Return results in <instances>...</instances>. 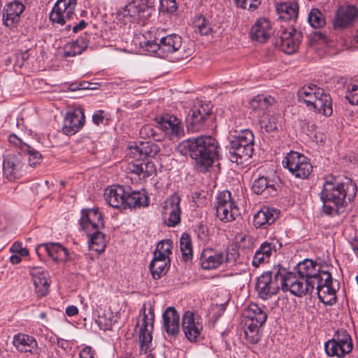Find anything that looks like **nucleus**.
I'll return each instance as SVG.
<instances>
[{"label":"nucleus","mask_w":358,"mask_h":358,"mask_svg":"<svg viewBox=\"0 0 358 358\" xmlns=\"http://www.w3.org/2000/svg\"><path fill=\"white\" fill-rule=\"evenodd\" d=\"M104 111L102 110H96L92 115V122L96 125L102 124L105 120Z\"/></svg>","instance_id":"nucleus-57"},{"label":"nucleus","mask_w":358,"mask_h":358,"mask_svg":"<svg viewBox=\"0 0 358 358\" xmlns=\"http://www.w3.org/2000/svg\"><path fill=\"white\" fill-rule=\"evenodd\" d=\"M95 352L90 346H85L79 352L78 358H95Z\"/></svg>","instance_id":"nucleus-55"},{"label":"nucleus","mask_w":358,"mask_h":358,"mask_svg":"<svg viewBox=\"0 0 358 358\" xmlns=\"http://www.w3.org/2000/svg\"><path fill=\"white\" fill-rule=\"evenodd\" d=\"M215 208L217 217L223 222H232L241 215L238 207L228 190L220 192L217 195Z\"/></svg>","instance_id":"nucleus-13"},{"label":"nucleus","mask_w":358,"mask_h":358,"mask_svg":"<svg viewBox=\"0 0 358 358\" xmlns=\"http://www.w3.org/2000/svg\"><path fill=\"white\" fill-rule=\"evenodd\" d=\"M154 308L151 303H143L139 312L137 322L141 352L147 354L152 349V332L154 326Z\"/></svg>","instance_id":"nucleus-7"},{"label":"nucleus","mask_w":358,"mask_h":358,"mask_svg":"<svg viewBox=\"0 0 358 358\" xmlns=\"http://www.w3.org/2000/svg\"><path fill=\"white\" fill-rule=\"evenodd\" d=\"M352 348L351 336L344 330H338L332 339L324 343V350L330 357H343L350 353Z\"/></svg>","instance_id":"nucleus-14"},{"label":"nucleus","mask_w":358,"mask_h":358,"mask_svg":"<svg viewBox=\"0 0 358 358\" xmlns=\"http://www.w3.org/2000/svg\"><path fill=\"white\" fill-rule=\"evenodd\" d=\"M172 241L169 239L162 240L158 243L154 255L157 257L169 259L171 254Z\"/></svg>","instance_id":"nucleus-48"},{"label":"nucleus","mask_w":358,"mask_h":358,"mask_svg":"<svg viewBox=\"0 0 358 358\" xmlns=\"http://www.w3.org/2000/svg\"><path fill=\"white\" fill-rule=\"evenodd\" d=\"M282 247L281 242L274 238L263 242L256 250L252 260V265L257 268L260 264L268 262L273 254H275Z\"/></svg>","instance_id":"nucleus-19"},{"label":"nucleus","mask_w":358,"mask_h":358,"mask_svg":"<svg viewBox=\"0 0 358 358\" xmlns=\"http://www.w3.org/2000/svg\"><path fill=\"white\" fill-rule=\"evenodd\" d=\"M298 99L309 108L326 117L333 113L332 101L330 95L316 85H304L297 92Z\"/></svg>","instance_id":"nucleus-4"},{"label":"nucleus","mask_w":358,"mask_h":358,"mask_svg":"<svg viewBox=\"0 0 358 358\" xmlns=\"http://www.w3.org/2000/svg\"><path fill=\"white\" fill-rule=\"evenodd\" d=\"M274 102V99L271 96H266L263 94H259L255 96L250 102L251 109L258 113L257 116L267 114L266 110Z\"/></svg>","instance_id":"nucleus-43"},{"label":"nucleus","mask_w":358,"mask_h":358,"mask_svg":"<svg viewBox=\"0 0 358 358\" xmlns=\"http://www.w3.org/2000/svg\"><path fill=\"white\" fill-rule=\"evenodd\" d=\"M283 167L287 169L293 176L299 179H307L313 171L310 159L298 152L291 151L284 157Z\"/></svg>","instance_id":"nucleus-10"},{"label":"nucleus","mask_w":358,"mask_h":358,"mask_svg":"<svg viewBox=\"0 0 358 358\" xmlns=\"http://www.w3.org/2000/svg\"><path fill=\"white\" fill-rule=\"evenodd\" d=\"M88 244L90 250L95 251L97 254L103 252L106 247L104 235L99 231L87 234Z\"/></svg>","instance_id":"nucleus-45"},{"label":"nucleus","mask_w":358,"mask_h":358,"mask_svg":"<svg viewBox=\"0 0 358 358\" xmlns=\"http://www.w3.org/2000/svg\"><path fill=\"white\" fill-rule=\"evenodd\" d=\"M126 191L122 186L113 185L106 189L104 197L107 203L115 208H124Z\"/></svg>","instance_id":"nucleus-34"},{"label":"nucleus","mask_w":358,"mask_h":358,"mask_svg":"<svg viewBox=\"0 0 358 358\" xmlns=\"http://www.w3.org/2000/svg\"><path fill=\"white\" fill-rule=\"evenodd\" d=\"M199 262L204 270L216 269L222 264L229 268L242 264L238 250L235 248L224 251L206 248L201 254Z\"/></svg>","instance_id":"nucleus-5"},{"label":"nucleus","mask_w":358,"mask_h":358,"mask_svg":"<svg viewBox=\"0 0 358 358\" xmlns=\"http://www.w3.org/2000/svg\"><path fill=\"white\" fill-rule=\"evenodd\" d=\"M284 273L285 268L278 264L258 277L256 282L258 296L266 300L276 294L279 289H282L281 278Z\"/></svg>","instance_id":"nucleus-8"},{"label":"nucleus","mask_w":358,"mask_h":358,"mask_svg":"<svg viewBox=\"0 0 358 358\" xmlns=\"http://www.w3.org/2000/svg\"><path fill=\"white\" fill-rule=\"evenodd\" d=\"M210 114V108L208 104H195L192 108L187 121L192 129L198 130L203 125Z\"/></svg>","instance_id":"nucleus-32"},{"label":"nucleus","mask_w":358,"mask_h":358,"mask_svg":"<svg viewBox=\"0 0 358 358\" xmlns=\"http://www.w3.org/2000/svg\"><path fill=\"white\" fill-rule=\"evenodd\" d=\"M282 274V289L284 292L289 291L293 295L300 297L312 294L315 290V286L312 284V281L306 280L297 273L289 272L285 268V273Z\"/></svg>","instance_id":"nucleus-11"},{"label":"nucleus","mask_w":358,"mask_h":358,"mask_svg":"<svg viewBox=\"0 0 358 358\" xmlns=\"http://www.w3.org/2000/svg\"><path fill=\"white\" fill-rule=\"evenodd\" d=\"M229 157L231 162L236 164H243L252 157L254 148L248 147L235 146L231 143L229 145Z\"/></svg>","instance_id":"nucleus-38"},{"label":"nucleus","mask_w":358,"mask_h":358,"mask_svg":"<svg viewBox=\"0 0 358 358\" xmlns=\"http://www.w3.org/2000/svg\"><path fill=\"white\" fill-rule=\"evenodd\" d=\"M180 197L174 194L164 203L162 214L164 224L169 227H175L180 222Z\"/></svg>","instance_id":"nucleus-17"},{"label":"nucleus","mask_w":358,"mask_h":358,"mask_svg":"<svg viewBox=\"0 0 358 358\" xmlns=\"http://www.w3.org/2000/svg\"><path fill=\"white\" fill-rule=\"evenodd\" d=\"M163 327L166 332L175 336L180 331V316L173 307H168L163 313Z\"/></svg>","instance_id":"nucleus-35"},{"label":"nucleus","mask_w":358,"mask_h":358,"mask_svg":"<svg viewBox=\"0 0 358 358\" xmlns=\"http://www.w3.org/2000/svg\"><path fill=\"white\" fill-rule=\"evenodd\" d=\"M80 225L81 229L86 234L98 231L104 226L102 214L97 208L83 210L81 211Z\"/></svg>","instance_id":"nucleus-20"},{"label":"nucleus","mask_w":358,"mask_h":358,"mask_svg":"<svg viewBox=\"0 0 358 358\" xmlns=\"http://www.w3.org/2000/svg\"><path fill=\"white\" fill-rule=\"evenodd\" d=\"M234 1L238 8L254 11L261 4L262 0H234Z\"/></svg>","instance_id":"nucleus-51"},{"label":"nucleus","mask_w":358,"mask_h":358,"mask_svg":"<svg viewBox=\"0 0 358 358\" xmlns=\"http://www.w3.org/2000/svg\"><path fill=\"white\" fill-rule=\"evenodd\" d=\"M300 42L301 33L290 27L282 32L277 43L282 52L291 55L297 50Z\"/></svg>","instance_id":"nucleus-26"},{"label":"nucleus","mask_w":358,"mask_h":358,"mask_svg":"<svg viewBox=\"0 0 358 358\" xmlns=\"http://www.w3.org/2000/svg\"><path fill=\"white\" fill-rule=\"evenodd\" d=\"M57 343L59 348H61L62 349L66 352L70 350L71 348V343L67 340L63 338H57Z\"/></svg>","instance_id":"nucleus-59"},{"label":"nucleus","mask_w":358,"mask_h":358,"mask_svg":"<svg viewBox=\"0 0 358 358\" xmlns=\"http://www.w3.org/2000/svg\"><path fill=\"white\" fill-rule=\"evenodd\" d=\"M92 38V34L85 33L76 40L66 43L62 49L63 56L71 57L82 54L89 46Z\"/></svg>","instance_id":"nucleus-30"},{"label":"nucleus","mask_w":358,"mask_h":358,"mask_svg":"<svg viewBox=\"0 0 358 358\" xmlns=\"http://www.w3.org/2000/svg\"><path fill=\"white\" fill-rule=\"evenodd\" d=\"M296 273L308 281H312L315 286L317 282L320 280L322 273H328L327 271L321 269V266L310 259H306L297 264L295 268Z\"/></svg>","instance_id":"nucleus-25"},{"label":"nucleus","mask_w":358,"mask_h":358,"mask_svg":"<svg viewBox=\"0 0 358 358\" xmlns=\"http://www.w3.org/2000/svg\"><path fill=\"white\" fill-rule=\"evenodd\" d=\"M10 261L13 264H17L21 262L22 257L18 254L12 255L10 257Z\"/></svg>","instance_id":"nucleus-63"},{"label":"nucleus","mask_w":358,"mask_h":358,"mask_svg":"<svg viewBox=\"0 0 358 358\" xmlns=\"http://www.w3.org/2000/svg\"><path fill=\"white\" fill-rule=\"evenodd\" d=\"M279 211L274 208L264 206L253 217V224L256 228H265L278 217Z\"/></svg>","instance_id":"nucleus-36"},{"label":"nucleus","mask_w":358,"mask_h":358,"mask_svg":"<svg viewBox=\"0 0 358 358\" xmlns=\"http://www.w3.org/2000/svg\"><path fill=\"white\" fill-rule=\"evenodd\" d=\"M310 26L314 28H320L325 24V19L322 13L317 8H313L308 17Z\"/></svg>","instance_id":"nucleus-50"},{"label":"nucleus","mask_w":358,"mask_h":358,"mask_svg":"<svg viewBox=\"0 0 358 358\" xmlns=\"http://www.w3.org/2000/svg\"><path fill=\"white\" fill-rule=\"evenodd\" d=\"M148 10L147 3L140 0H132L117 9L115 18L122 25L138 22Z\"/></svg>","instance_id":"nucleus-12"},{"label":"nucleus","mask_w":358,"mask_h":358,"mask_svg":"<svg viewBox=\"0 0 358 358\" xmlns=\"http://www.w3.org/2000/svg\"><path fill=\"white\" fill-rule=\"evenodd\" d=\"M357 192V185L350 178L326 176L318 193L322 203V213L329 216L343 213L348 204L355 199Z\"/></svg>","instance_id":"nucleus-1"},{"label":"nucleus","mask_w":358,"mask_h":358,"mask_svg":"<svg viewBox=\"0 0 358 358\" xmlns=\"http://www.w3.org/2000/svg\"><path fill=\"white\" fill-rule=\"evenodd\" d=\"M178 9L176 0H161L159 10L162 13H173Z\"/></svg>","instance_id":"nucleus-52"},{"label":"nucleus","mask_w":358,"mask_h":358,"mask_svg":"<svg viewBox=\"0 0 358 358\" xmlns=\"http://www.w3.org/2000/svg\"><path fill=\"white\" fill-rule=\"evenodd\" d=\"M66 315L69 317H73L78 314V309L76 306H69L65 310Z\"/></svg>","instance_id":"nucleus-61"},{"label":"nucleus","mask_w":358,"mask_h":358,"mask_svg":"<svg viewBox=\"0 0 358 358\" xmlns=\"http://www.w3.org/2000/svg\"><path fill=\"white\" fill-rule=\"evenodd\" d=\"M8 141L11 144L19 147L20 150L22 151L23 145H27L23 143L20 138H19L15 134H10L8 137Z\"/></svg>","instance_id":"nucleus-58"},{"label":"nucleus","mask_w":358,"mask_h":358,"mask_svg":"<svg viewBox=\"0 0 358 358\" xmlns=\"http://www.w3.org/2000/svg\"><path fill=\"white\" fill-rule=\"evenodd\" d=\"M266 308L255 303H251L243 312L245 319L244 335L246 341L255 344L260 340L259 328L267 320Z\"/></svg>","instance_id":"nucleus-6"},{"label":"nucleus","mask_w":358,"mask_h":358,"mask_svg":"<svg viewBox=\"0 0 358 358\" xmlns=\"http://www.w3.org/2000/svg\"><path fill=\"white\" fill-rule=\"evenodd\" d=\"M124 208H140L148 206V198L145 194L140 191L127 192L125 195Z\"/></svg>","instance_id":"nucleus-41"},{"label":"nucleus","mask_w":358,"mask_h":358,"mask_svg":"<svg viewBox=\"0 0 358 358\" xmlns=\"http://www.w3.org/2000/svg\"><path fill=\"white\" fill-rule=\"evenodd\" d=\"M77 0H57L50 14V19L55 23L65 24L75 16Z\"/></svg>","instance_id":"nucleus-16"},{"label":"nucleus","mask_w":358,"mask_h":358,"mask_svg":"<svg viewBox=\"0 0 358 358\" xmlns=\"http://www.w3.org/2000/svg\"><path fill=\"white\" fill-rule=\"evenodd\" d=\"M230 143L235 146L248 147L254 148V135L249 129H243L236 134L231 136Z\"/></svg>","instance_id":"nucleus-44"},{"label":"nucleus","mask_w":358,"mask_h":358,"mask_svg":"<svg viewBox=\"0 0 358 358\" xmlns=\"http://www.w3.org/2000/svg\"><path fill=\"white\" fill-rule=\"evenodd\" d=\"M252 190L255 194H262L265 198L277 194L275 181L264 176H260L254 180Z\"/></svg>","instance_id":"nucleus-37"},{"label":"nucleus","mask_w":358,"mask_h":358,"mask_svg":"<svg viewBox=\"0 0 358 358\" xmlns=\"http://www.w3.org/2000/svg\"><path fill=\"white\" fill-rule=\"evenodd\" d=\"M22 152L27 153L28 162L31 166H35L40 164L42 160V155L29 145H24L22 148Z\"/></svg>","instance_id":"nucleus-49"},{"label":"nucleus","mask_w":358,"mask_h":358,"mask_svg":"<svg viewBox=\"0 0 358 358\" xmlns=\"http://www.w3.org/2000/svg\"><path fill=\"white\" fill-rule=\"evenodd\" d=\"M23 164L19 152L8 154L3 157V173L8 179H15L21 175Z\"/></svg>","instance_id":"nucleus-27"},{"label":"nucleus","mask_w":358,"mask_h":358,"mask_svg":"<svg viewBox=\"0 0 358 358\" xmlns=\"http://www.w3.org/2000/svg\"><path fill=\"white\" fill-rule=\"evenodd\" d=\"M276 10L279 17L285 21L295 20L298 17L299 6L295 1L279 3Z\"/></svg>","instance_id":"nucleus-40"},{"label":"nucleus","mask_w":358,"mask_h":358,"mask_svg":"<svg viewBox=\"0 0 358 358\" xmlns=\"http://www.w3.org/2000/svg\"><path fill=\"white\" fill-rule=\"evenodd\" d=\"M13 344L16 350L20 352H29L36 356L40 355V350L36 340L28 334L18 333L14 335Z\"/></svg>","instance_id":"nucleus-29"},{"label":"nucleus","mask_w":358,"mask_h":358,"mask_svg":"<svg viewBox=\"0 0 358 358\" xmlns=\"http://www.w3.org/2000/svg\"><path fill=\"white\" fill-rule=\"evenodd\" d=\"M272 33L270 20L266 17H261L257 19L252 27L250 35L252 40L264 43L271 36Z\"/></svg>","instance_id":"nucleus-33"},{"label":"nucleus","mask_w":358,"mask_h":358,"mask_svg":"<svg viewBox=\"0 0 358 358\" xmlns=\"http://www.w3.org/2000/svg\"><path fill=\"white\" fill-rule=\"evenodd\" d=\"M196 30L203 36H207L213 31L212 24L208 19L203 15H199L194 21Z\"/></svg>","instance_id":"nucleus-47"},{"label":"nucleus","mask_w":358,"mask_h":358,"mask_svg":"<svg viewBox=\"0 0 358 358\" xmlns=\"http://www.w3.org/2000/svg\"><path fill=\"white\" fill-rule=\"evenodd\" d=\"M157 128L152 124H146L143 126L140 129V136L142 138L155 137L157 134Z\"/></svg>","instance_id":"nucleus-54"},{"label":"nucleus","mask_w":358,"mask_h":358,"mask_svg":"<svg viewBox=\"0 0 358 358\" xmlns=\"http://www.w3.org/2000/svg\"><path fill=\"white\" fill-rule=\"evenodd\" d=\"M86 25H87V23L85 22V20H82L79 22L78 24H76L73 25L68 24L67 27L69 29L71 27H72L73 31L76 33L78 30H81V29H84L86 27Z\"/></svg>","instance_id":"nucleus-60"},{"label":"nucleus","mask_w":358,"mask_h":358,"mask_svg":"<svg viewBox=\"0 0 358 358\" xmlns=\"http://www.w3.org/2000/svg\"><path fill=\"white\" fill-rule=\"evenodd\" d=\"M180 248L182 259L188 262L192 259L193 250L190 236L187 234H182L180 239Z\"/></svg>","instance_id":"nucleus-46"},{"label":"nucleus","mask_w":358,"mask_h":358,"mask_svg":"<svg viewBox=\"0 0 358 358\" xmlns=\"http://www.w3.org/2000/svg\"><path fill=\"white\" fill-rule=\"evenodd\" d=\"M350 245L355 253L358 255V241H354L350 243Z\"/></svg>","instance_id":"nucleus-64"},{"label":"nucleus","mask_w":358,"mask_h":358,"mask_svg":"<svg viewBox=\"0 0 358 358\" xmlns=\"http://www.w3.org/2000/svg\"><path fill=\"white\" fill-rule=\"evenodd\" d=\"M358 16V9L353 5L341 6L336 11L334 20L336 28H347L352 26Z\"/></svg>","instance_id":"nucleus-28"},{"label":"nucleus","mask_w":358,"mask_h":358,"mask_svg":"<svg viewBox=\"0 0 358 358\" xmlns=\"http://www.w3.org/2000/svg\"><path fill=\"white\" fill-rule=\"evenodd\" d=\"M259 123L262 131L273 135L282 126V117L280 115H259Z\"/></svg>","instance_id":"nucleus-39"},{"label":"nucleus","mask_w":358,"mask_h":358,"mask_svg":"<svg viewBox=\"0 0 358 358\" xmlns=\"http://www.w3.org/2000/svg\"><path fill=\"white\" fill-rule=\"evenodd\" d=\"M327 140V136L323 133H316L314 136L313 141H315L317 143L323 144L325 143Z\"/></svg>","instance_id":"nucleus-62"},{"label":"nucleus","mask_w":358,"mask_h":358,"mask_svg":"<svg viewBox=\"0 0 358 358\" xmlns=\"http://www.w3.org/2000/svg\"><path fill=\"white\" fill-rule=\"evenodd\" d=\"M318 299L325 305L331 306L336 301V289L332 287V278L329 272L322 273L315 285Z\"/></svg>","instance_id":"nucleus-18"},{"label":"nucleus","mask_w":358,"mask_h":358,"mask_svg":"<svg viewBox=\"0 0 358 358\" xmlns=\"http://www.w3.org/2000/svg\"><path fill=\"white\" fill-rule=\"evenodd\" d=\"M25 9L23 0H13L7 3L3 9L2 21L8 27L15 26L20 20L21 15Z\"/></svg>","instance_id":"nucleus-24"},{"label":"nucleus","mask_w":358,"mask_h":358,"mask_svg":"<svg viewBox=\"0 0 358 358\" xmlns=\"http://www.w3.org/2000/svg\"><path fill=\"white\" fill-rule=\"evenodd\" d=\"M36 252L38 257L46 254L52 261L65 264L74 261L77 256L58 243L40 244L36 248Z\"/></svg>","instance_id":"nucleus-15"},{"label":"nucleus","mask_w":358,"mask_h":358,"mask_svg":"<svg viewBox=\"0 0 358 358\" xmlns=\"http://www.w3.org/2000/svg\"><path fill=\"white\" fill-rule=\"evenodd\" d=\"M127 170L139 178H148L155 173L156 168L151 162H145L147 157H155L160 151L157 143L146 141L134 143L129 147Z\"/></svg>","instance_id":"nucleus-3"},{"label":"nucleus","mask_w":358,"mask_h":358,"mask_svg":"<svg viewBox=\"0 0 358 358\" xmlns=\"http://www.w3.org/2000/svg\"><path fill=\"white\" fill-rule=\"evenodd\" d=\"M182 45V38L179 35L172 34L166 36H155L153 39L145 40L142 47L150 53H155L159 57H165L168 54L178 50Z\"/></svg>","instance_id":"nucleus-9"},{"label":"nucleus","mask_w":358,"mask_h":358,"mask_svg":"<svg viewBox=\"0 0 358 358\" xmlns=\"http://www.w3.org/2000/svg\"><path fill=\"white\" fill-rule=\"evenodd\" d=\"M30 274L37 296L39 297L45 296L50 287V278L48 271L42 267L36 266L30 269Z\"/></svg>","instance_id":"nucleus-31"},{"label":"nucleus","mask_w":358,"mask_h":358,"mask_svg":"<svg viewBox=\"0 0 358 358\" xmlns=\"http://www.w3.org/2000/svg\"><path fill=\"white\" fill-rule=\"evenodd\" d=\"M169 262V259L154 255L149 266L152 276L154 279H159L167 273Z\"/></svg>","instance_id":"nucleus-42"},{"label":"nucleus","mask_w":358,"mask_h":358,"mask_svg":"<svg viewBox=\"0 0 358 358\" xmlns=\"http://www.w3.org/2000/svg\"><path fill=\"white\" fill-rule=\"evenodd\" d=\"M177 150L182 155H189L201 171H206L218 156V143L211 136H199L180 142Z\"/></svg>","instance_id":"nucleus-2"},{"label":"nucleus","mask_w":358,"mask_h":358,"mask_svg":"<svg viewBox=\"0 0 358 358\" xmlns=\"http://www.w3.org/2000/svg\"><path fill=\"white\" fill-rule=\"evenodd\" d=\"M157 123L159 129L171 141H177L185 135L180 120L173 115H166Z\"/></svg>","instance_id":"nucleus-21"},{"label":"nucleus","mask_w":358,"mask_h":358,"mask_svg":"<svg viewBox=\"0 0 358 358\" xmlns=\"http://www.w3.org/2000/svg\"><path fill=\"white\" fill-rule=\"evenodd\" d=\"M97 324L99 325L100 329L106 331L109 329L111 327L112 322L110 320H106L103 316H99L98 319L96 320Z\"/></svg>","instance_id":"nucleus-56"},{"label":"nucleus","mask_w":358,"mask_h":358,"mask_svg":"<svg viewBox=\"0 0 358 358\" xmlns=\"http://www.w3.org/2000/svg\"><path fill=\"white\" fill-rule=\"evenodd\" d=\"M351 105H358V85H352L345 96Z\"/></svg>","instance_id":"nucleus-53"},{"label":"nucleus","mask_w":358,"mask_h":358,"mask_svg":"<svg viewBox=\"0 0 358 358\" xmlns=\"http://www.w3.org/2000/svg\"><path fill=\"white\" fill-rule=\"evenodd\" d=\"M182 327L186 338L189 341H196L203 330L202 320L193 312L187 311L182 317Z\"/></svg>","instance_id":"nucleus-22"},{"label":"nucleus","mask_w":358,"mask_h":358,"mask_svg":"<svg viewBox=\"0 0 358 358\" xmlns=\"http://www.w3.org/2000/svg\"><path fill=\"white\" fill-rule=\"evenodd\" d=\"M85 115L83 109L73 108L66 112L62 131L64 134L71 136L79 131L85 124Z\"/></svg>","instance_id":"nucleus-23"}]
</instances>
